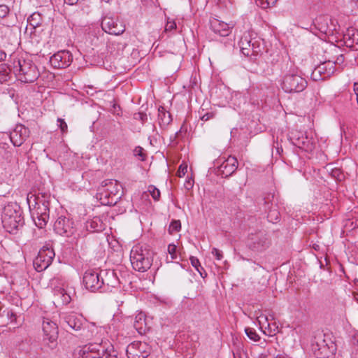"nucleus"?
<instances>
[{"instance_id":"29","label":"nucleus","mask_w":358,"mask_h":358,"mask_svg":"<svg viewBox=\"0 0 358 358\" xmlns=\"http://www.w3.org/2000/svg\"><path fill=\"white\" fill-rule=\"evenodd\" d=\"M326 71L327 76H330L334 74L335 71V64L331 62H324L321 66L317 68V71L319 73H322V71Z\"/></svg>"},{"instance_id":"34","label":"nucleus","mask_w":358,"mask_h":358,"mask_svg":"<svg viewBox=\"0 0 358 358\" xmlns=\"http://www.w3.org/2000/svg\"><path fill=\"white\" fill-rule=\"evenodd\" d=\"M245 331L246 335L248 336V337L250 339H251L254 341H257L259 340V338H260L259 336L257 334L255 330H254L253 329H251L249 327L245 328Z\"/></svg>"},{"instance_id":"51","label":"nucleus","mask_w":358,"mask_h":358,"mask_svg":"<svg viewBox=\"0 0 358 358\" xmlns=\"http://www.w3.org/2000/svg\"><path fill=\"white\" fill-rule=\"evenodd\" d=\"M353 90H354L355 94L356 95H358V83H354Z\"/></svg>"},{"instance_id":"10","label":"nucleus","mask_w":358,"mask_h":358,"mask_svg":"<svg viewBox=\"0 0 358 358\" xmlns=\"http://www.w3.org/2000/svg\"><path fill=\"white\" fill-rule=\"evenodd\" d=\"M101 272L94 270H87L83 275V284L87 289L91 292H96L103 285L101 280Z\"/></svg>"},{"instance_id":"17","label":"nucleus","mask_w":358,"mask_h":358,"mask_svg":"<svg viewBox=\"0 0 358 358\" xmlns=\"http://www.w3.org/2000/svg\"><path fill=\"white\" fill-rule=\"evenodd\" d=\"M248 244L253 250H262L268 246V242L266 234L259 231L249 236Z\"/></svg>"},{"instance_id":"47","label":"nucleus","mask_w":358,"mask_h":358,"mask_svg":"<svg viewBox=\"0 0 358 358\" xmlns=\"http://www.w3.org/2000/svg\"><path fill=\"white\" fill-rule=\"evenodd\" d=\"M214 116V114L212 113H206L205 115H203L201 117V120L203 121H208L210 119L213 118Z\"/></svg>"},{"instance_id":"50","label":"nucleus","mask_w":358,"mask_h":358,"mask_svg":"<svg viewBox=\"0 0 358 358\" xmlns=\"http://www.w3.org/2000/svg\"><path fill=\"white\" fill-rule=\"evenodd\" d=\"M6 57V54L0 50V61L4 60Z\"/></svg>"},{"instance_id":"25","label":"nucleus","mask_w":358,"mask_h":358,"mask_svg":"<svg viewBox=\"0 0 358 358\" xmlns=\"http://www.w3.org/2000/svg\"><path fill=\"white\" fill-rule=\"evenodd\" d=\"M158 120L159 125L162 128L166 127L172 121L171 114L162 106L158 109Z\"/></svg>"},{"instance_id":"18","label":"nucleus","mask_w":358,"mask_h":358,"mask_svg":"<svg viewBox=\"0 0 358 358\" xmlns=\"http://www.w3.org/2000/svg\"><path fill=\"white\" fill-rule=\"evenodd\" d=\"M212 30L221 36H227L231 33V29L234 27L235 23L231 21L226 23L217 19H213L210 22Z\"/></svg>"},{"instance_id":"33","label":"nucleus","mask_w":358,"mask_h":358,"mask_svg":"<svg viewBox=\"0 0 358 358\" xmlns=\"http://www.w3.org/2000/svg\"><path fill=\"white\" fill-rule=\"evenodd\" d=\"M257 4L261 8L266 9L273 6L277 0H255Z\"/></svg>"},{"instance_id":"11","label":"nucleus","mask_w":358,"mask_h":358,"mask_svg":"<svg viewBox=\"0 0 358 358\" xmlns=\"http://www.w3.org/2000/svg\"><path fill=\"white\" fill-rule=\"evenodd\" d=\"M55 231L64 236L70 237L75 233L74 222L64 215L58 217L54 223Z\"/></svg>"},{"instance_id":"57","label":"nucleus","mask_w":358,"mask_h":358,"mask_svg":"<svg viewBox=\"0 0 358 358\" xmlns=\"http://www.w3.org/2000/svg\"><path fill=\"white\" fill-rule=\"evenodd\" d=\"M280 150H281V151H282V148H280H280H278V149H277L278 152H279V153H280Z\"/></svg>"},{"instance_id":"37","label":"nucleus","mask_w":358,"mask_h":358,"mask_svg":"<svg viewBox=\"0 0 358 358\" xmlns=\"http://www.w3.org/2000/svg\"><path fill=\"white\" fill-rule=\"evenodd\" d=\"M134 155L136 157H138L140 160H141V161L145 160V154L143 152V149L141 147H136L134 150Z\"/></svg>"},{"instance_id":"23","label":"nucleus","mask_w":358,"mask_h":358,"mask_svg":"<svg viewBox=\"0 0 358 358\" xmlns=\"http://www.w3.org/2000/svg\"><path fill=\"white\" fill-rule=\"evenodd\" d=\"M120 327V324L115 320H113L110 324H109L106 327H104V330L108 337L113 342L115 341L120 340V334L119 332V328Z\"/></svg>"},{"instance_id":"60","label":"nucleus","mask_w":358,"mask_h":358,"mask_svg":"<svg viewBox=\"0 0 358 358\" xmlns=\"http://www.w3.org/2000/svg\"><path fill=\"white\" fill-rule=\"evenodd\" d=\"M234 358H238V357H236L234 355Z\"/></svg>"},{"instance_id":"48","label":"nucleus","mask_w":358,"mask_h":358,"mask_svg":"<svg viewBox=\"0 0 358 358\" xmlns=\"http://www.w3.org/2000/svg\"><path fill=\"white\" fill-rule=\"evenodd\" d=\"M10 27H11L10 24H7V25H4V24H0V29H8ZM3 37L2 33L1 32L0 34V38H2Z\"/></svg>"},{"instance_id":"27","label":"nucleus","mask_w":358,"mask_h":358,"mask_svg":"<svg viewBox=\"0 0 358 358\" xmlns=\"http://www.w3.org/2000/svg\"><path fill=\"white\" fill-rule=\"evenodd\" d=\"M101 280L103 281V285H106L108 287H114L118 284L117 279L113 271L106 272L101 271Z\"/></svg>"},{"instance_id":"53","label":"nucleus","mask_w":358,"mask_h":358,"mask_svg":"<svg viewBox=\"0 0 358 358\" xmlns=\"http://www.w3.org/2000/svg\"><path fill=\"white\" fill-rule=\"evenodd\" d=\"M192 185H193V184H192V182L190 180L187 181V189L192 187Z\"/></svg>"},{"instance_id":"36","label":"nucleus","mask_w":358,"mask_h":358,"mask_svg":"<svg viewBox=\"0 0 358 358\" xmlns=\"http://www.w3.org/2000/svg\"><path fill=\"white\" fill-rule=\"evenodd\" d=\"M168 252L171 256V261L177 258L176 245L174 244H169L168 246Z\"/></svg>"},{"instance_id":"20","label":"nucleus","mask_w":358,"mask_h":358,"mask_svg":"<svg viewBox=\"0 0 358 358\" xmlns=\"http://www.w3.org/2000/svg\"><path fill=\"white\" fill-rule=\"evenodd\" d=\"M238 167L236 158L234 157H228L219 166V171L222 177L227 178L234 173Z\"/></svg>"},{"instance_id":"42","label":"nucleus","mask_w":358,"mask_h":358,"mask_svg":"<svg viewBox=\"0 0 358 358\" xmlns=\"http://www.w3.org/2000/svg\"><path fill=\"white\" fill-rule=\"evenodd\" d=\"M134 118L136 120H140L142 122H144L147 120V115L144 113L138 112L134 115Z\"/></svg>"},{"instance_id":"39","label":"nucleus","mask_w":358,"mask_h":358,"mask_svg":"<svg viewBox=\"0 0 358 358\" xmlns=\"http://www.w3.org/2000/svg\"><path fill=\"white\" fill-rule=\"evenodd\" d=\"M176 28V24L173 20H168L166 25L164 31L166 32H171Z\"/></svg>"},{"instance_id":"14","label":"nucleus","mask_w":358,"mask_h":358,"mask_svg":"<svg viewBox=\"0 0 358 358\" xmlns=\"http://www.w3.org/2000/svg\"><path fill=\"white\" fill-rule=\"evenodd\" d=\"M292 143L305 151H311L314 148L313 141L306 134L301 131H292L289 136Z\"/></svg>"},{"instance_id":"59","label":"nucleus","mask_w":358,"mask_h":358,"mask_svg":"<svg viewBox=\"0 0 358 358\" xmlns=\"http://www.w3.org/2000/svg\"><path fill=\"white\" fill-rule=\"evenodd\" d=\"M11 316L15 318V315L12 313Z\"/></svg>"},{"instance_id":"55","label":"nucleus","mask_w":358,"mask_h":358,"mask_svg":"<svg viewBox=\"0 0 358 358\" xmlns=\"http://www.w3.org/2000/svg\"><path fill=\"white\" fill-rule=\"evenodd\" d=\"M320 30H321L322 31H324V32H325V33H327V32L328 31V29H327H327H324V27H321V28H320Z\"/></svg>"},{"instance_id":"9","label":"nucleus","mask_w":358,"mask_h":358,"mask_svg":"<svg viewBox=\"0 0 358 358\" xmlns=\"http://www.w3.org/2000/svg\"><path fill=\"white\" fill-rule=\"evenodd\" d=\"M53 249L48 246H43L38 252L34 260V266L38 272L45 270L52 263L55 257Z\"/></svg>"},{"instance_id":"30","label":"nucleus","mask_w":358,"mask_h":358,"mask_svg":"<svg viewBox=\"0 0 358 358\" xmlns=\"http://www.w3.org/2000/svg\"><path fill=\"white\" fill-rule=\"evenodd\" d=\"M190 262L192 266H194L195 269L199 273L200 275L204 278L206 276V273L201 266L199 260L196 257H191Z\"/></svg>"},{"instance_id":"26","label":"nucleus","mask_w":358,"mask_h":358,"mask_svg":"<svg viewBox=\"0 0 358 358\" xmlns=\"http://www.w3.org/2000/svg\"><path fill=\"white\" fill-rule=\"evenodd\" d=\"M252 40L248 35H244L239 41V47L241 52L246 57L251 56Z\"/></svg>"},{"instance_id":"2","label":"nucleus","mask_w":358,"mask_h":358,"mask_svg":"<svg viewBox=\"0 0 358 358\" xmlns=\"http://www.w3.org/2000/svg\"><path fill=\"white\" fill-rule=\"evenodd\" d=\"M153 251L145 244L134 245L130 252L131 264L136 271L145 272L150 268L153 261Z\"/></svg>"},{"instance_id":"19","label":"nucleus","mask_w":358,"mask_h":358,"mask_svg":"<svg viewBox=\"0 0 358 358\" xmlns=\"http://www.w3.org/2000/svg\"><path fill=\"white\" fill-rule=\"evenodd\" d=\"M74 292L69 288L57 287L54 290L55 303L59 305H67L71 301V295Z\"/></svg>"},{"instance_id":"52","label":"nucleus","mask_w":358,"mask_h":358,"mask_svg":"<svg viewBox=\"0 0 358 358\" xmlns=\"http://www.w3.org/2000/svg\"><path fill=\"white\" fill-rule=\"evenodd\" d=\"M66 3L70 5H73L78 3L79 0H65Z\"/></svg>"},{"instance_id":"61","label":"nucleus","mask_w":358,"mask_h":358,"mask_svg":"<svg viewBox=\"0 0 358 358\" xmlns=\"http://www.w3.org/2000/svg\"><path fill=\"white\" fill-rule=\"evenodd\" d=\"M234 358H238V357H236L234 355Z\"/></svg>"},{"instance_id":"24","label":"nucleus","mask_w":358,"mask_h":358,"mask_svg":"<svg viewBox=\"0 0 358 358\" xmlns=\"http://www.w3.org/2000/svg\"><path fill=\"white\" fill-rule=\"evenodd\" d=\"M134 327L140 334H145L148 327H147L145 315L141 312L138 313L134 319Z\"/></svg>"},{"instance_id":"16","label":"nucleus","mask_w":358,"mask_h":358,"mask_svg":"<svg viewBox=\"0 0 358 358\" xmlns=\"http://www.w3.org/2000/svg\"><path fill=\"white\" fill-rule=\"evenodd\" d=\"M29 134V129L22 124H17L10 134L11 142L15 146H20Z\"/></svg>"},{"instance_id":"22","label":"nucleus","mask_w":358,"mask_h":358,"mask_svg":"<svg viewBox=\"0 0 358 358\" xmlns=\"http://www.w3.org/2000/svg\"><path fill=\"white\" fill-rule=\"evenodd\" d=\"M64 319L70 328L78 331L83 326V318L76 313H69L64 316Z\"/></svg>"},{"instance_id":"41","label":"nucleus","mask_w":358,"mask_h":358,"mask_svg":"<svg viewBox=\"0 0 358 358\" xmlns=\"http://www.w3.org/2000/svg\"><path fill=\"white\" fill-rule=\"evenodd\" d=\"M180 227H181V224L179 220H174V221L171 222V223L169 226L170 230L175 231H179Z\"/></svg>"},{"instance_id":"12","label":"nucleus","mask_w":358,"mask_h":358,"mask_svg":"<svg viewBox=\"0 0 358 358\" xmlns=\"http://www.w3.org/2000/svg\"><path fill=\"white\" fill-rule=\"evenodd\" d=\"M128 358H146L150 353V346L145 342L134 341L127 348Z\"/></svg>"},{"instance_id":"49","label":"nucleus","mask_w":358,"mask_h":358,"mask_svg":"<svg viewBox=\"0 0 358 358\" xmlns=\"http://www.w3.org/2000/svg\"><path fill=\"white\" fill-rule=\"evenodd\" d=\"M278 212H276V211H271V212L269 213V214H268V217H271L273 215H275V220H277L278 219Z\"/></svg>"},{"instance_id":"43","label":"nucleus","mask_w":358,"mask_h":358,"mask_svg":"<svg viewBox=\"0 0 358 358\" xmlns=\"http://www.w3.org/2000/svg\"><path fill=\"white\" fill-rule=\"evenodd\" d=\"M257 41H255L252 42L251 44V56L252 55H256L258 54V52L260 51V48L259 45H256Z\"/></svg>"},{"instance_id":"46","label":"nucleus","mask_w":358,"mask_h":358,"mask_svg":"<svg viewBox=\"0 0 358 358\" xmlns=\"http://www.w3.org/2000/svg\"><path fill=\"white\" fill-rule=\"evenodd\" d=\"M332 176L336 178L338 180H341L343 178V174L340 169H336L331 172Z\"/></svg>"},{"instance_id":"15","label":"nucleus","mask_w":358,"mask_h":358,"mask_svg":"<svg viewBox=\"0 0 358 358\" xmlns=\"http://www.w3.org/2000/svg\"><path fill=\"white\" fill-rule=\"evenodd\" d=\"M73 56L69 51L62 50L54 54L50 59L51 65L54 68L64 69L71 64Z\"/></svg>"},{"instance_id":"8","label":"nucleus","mask_w":358,"mask_h":358,"mask_svg":"<svg viewBox=\"0 0 358 358\" xmlns=\"http://www.w3.org/2000/svg\"><path fill=\"white\" fill-rule=\"evenodd\" d=\"M43 342L50 349L55 348L57 345L58 327L57 324L48 318L43 322Z\"/></svg>"},{"instance_id":"56","label":"nucleus","mask_w":358,"mask_h":358,"mask_svg":"<svg viewBox=\"0 0 358 358\" xmlns=\"http://www.w3.org/2000/svg\"><path fill=\"white\" fill-rule=\"evenodd\" d=\"M280 150H281V151H282V148H280H280H278V149H277L278 152H279V153H280Z\"/></svg>"},{"instance_id":"3","label":"nucleus","mask_w":358,"mask_h":358,"mask_svg":"<svg viewBox=\"0 0 358 358\" xmlns=\"http://www.w3.org/2000/svg\"><path fill=\"white\" fill-rule=\"evenodd\" d=\"M122 185L116 180L107 179L97 189L96 199L103 205H114L121 198Z\"/></svg>"},{"instance_id":"7","label":"nucleus","mask_w":358,"mask_h":358,"mask_svg":"<svg viewBox=\"0 0 358 358\" xmlns=\"http://www.w3.org/2000/svg\"><path fill=\"white\" fill-rule=\"evenodd\" d=\"M2 224L9 233H13L17 230L24 224L20 209L16 210L10 205L6 206L2 214Z\"/></svg>"},{"instance_id":"54","label":"nucleus","mask_w":358,"mask_h":358,"mask_svg":"<svg viewBox=\"0 0 358 358\" xmlns=\"http://www.w3.org/2000/svg\"><path fill=\"white\" fill-rule=\"evenodd\" d=\"M94 222H95V221H94V220H93V221H92V222H90V226H91V227H92V228H94V230H96V231H99V230H100V229H95V227H93V224H94Z\"/></svg>"},{"instance_id":"44","label":"nucleus","mask_w":358,"mask_h":358,"mask_svg":"<svg viewBox=\"0 0 358 358\" xmlns=\"http://www.w3.org/2000/svg\"><path fill=\"white\" fill-rule=\"evenodd\" d=\"M211 253L213 256L215 257L217 260L220 261L223 258L222 252L215 248L212 249Z\"/></svg>"},{"instance_id":"1","label":"nucleus","mask_w":358,"mask_h":358,"mask_svg":"<svg viewBox=\"0 0 358 358\" xmlns=\"http://www.w3.org/2000/svg\"><path fill=\"white\" fill-rule=\"evenodd\" d=\"M49 197L50 195L45 196V194H27V200L32 217L36 225L41 229L45 227L49 220V201L47 200Z\"/></svg>"},{"instance_id":"40","label":"nucleus","mask_w":358,"mask_h":358,"mask_svg":"<svg viewBox=\"0 0 358 358\" xmlns=\"http://www.w3.org/2000/svg\"><path fill=\"white\" fill-rule=\"evenodd\" d=\"M57 122H58V125H59L62 132L66 133L68 129V126H67V124L66 123V122L62 118H58Z\"/></svg>"},{"instance_id":"4","label":"nucleus","mask_w":358,"mask_h":358,"mask_svg":"<svg viewBox=\"0 0 358 358\" xmlns=\"http://www.w3.org/2000/svg\"><path fill=\"white\" fill-rule=\"evenodd\" d=\"M13 71L18 79L24 83H33L38 77L36 66L29 59L19 58L14 60Z\"/></svg>"},{"instance_id":"6","label":"nucleus","mask_w":358,"mask_h":358,"mask_svg":"<svg viewBox=\"0 0 358 358\" xmlns=\"http://www.w3.org/2000/svg\"><path fill=\"white\" fill-rule=\"evenodd\" d=\"M312 351L317 358H333L336 350V344L325 338L324 334H320L312 343Z\"/></svg>"},{"instance_id":"5","label":"nucleus","mask_w":358,"mask_h":358,"mask_svg":"<svg viewBox=\"0 0 358 358\" xmlns=\"http://www.w3.org/2000/svg\"><path fill=\"white\" fill-rule=\"evenodd\" d=\"M306 86V80L299 76L295 69L290 70L285 74L281 82V87L287 93L301 92Z\"/></svg>"},{"instance_id":"31","label":"nucleus","mask_w":358,"mask_h":358,"mask_svg":"<svg viewBox=\"0 0 358 358\" xmlns=\"http://www.w3.org/2000/svg\"><path fill=\"white\" fill-rule=\"evenodd\" d=\"M344 36L346 39L351 41L352 43L358 44V29H348Z\"/></svg>"},{"instance_id":"58","label":"nucleus","mask_w":358,"mask_h":358,"mask_svg":"<svg viewBox=\"0 0 358 358\" xmlns=\"http://www.w3.org/2000/svg\"><path fill=\"white\" fill-rule=\"evenodd\" d=\"M355 299L358 301V294L355 296Z\"/></svg>"},{"instance_id":"13","label":"nucleus","mask_w":358,"mask_h":358,"mask_svg":"<svg viewBox=\"0 0 358 358\" xmlns=\"http://www.w3.org/2000/svg\"><path fill=\"white\" fill-rule=\"evenodd\" d=\"M102 29L109 34L120 35L125 31V25L118 18L104 17L101 22Z\"/></svg>"},{"instance_id":"62","label":"nucleus","mask_w":358,"mask_h":358,"mask_svg":"<svg viewBox=\"0 0 358 358\" xmlns=\"http://www.w3.org/2000/svg\"><path fill=\"white\" fill-rule=\"evenodd\" d=\"M357 350L358 351V345H357Z\"/></svg>"},{"instance_id":"35","label":"nucleus","mask_w":358,"mask_h":358,"mask_svg":"<svg viewBox=\"0 0 358 358\" xmlns=\"http://www.w3.org/2000/svg\"><path fill=\"white\" fill-rule=\"evenodd\" d=\"M148 192H150L152 197L155 200L158 201L160 197V192L159 190L155 187L154 185H150L148 187Z\"/></svg>"},{"instance_id":"32","label":"nucleus","mask_w":358,"mask_h":358,"mask_svg":"<svg viewBox=\"0 0 358 358\" xmlns=\"http://www.w3.org/2000/svg\"><path fill=\"white\" fill-rule=\"evenodd\" d=\"M9 77L8 68L5 64L0 65V81L5 82Z\"/></svg>"},{"instance_id":"21","label":"nucleus","mask_w":358,"mask_h":358,"mask_svg":"<svg viewBox=\"0 0 358 358\" xmlns=\"http://www.w3.org/2000/svg\"><path fill=\"white\" fill-rule=\"evenodd\" d=\"M96 348L99 346L94 343L86 345L77 351L76 356L77 358H99V352H96L99 351Z\"/></svg>"},{"instance_id":"38","label":"nucleus","mask_w":358,"mask_h":358,"mask_svg":"<svg viewBox=\"0 0 358 358\" xmlns=\"http://www.w3.org/2000/svg\"><path fill=\"white\" fill-rule=\"evenodd\" d=\"M9 12L10 9L6 5H0V18H4L8 16Z\"/></svg>"},{"instance_id":"28","label":"nucleus","mask_w":358,"mask_h":358,"mask_svg":"<svg viewBox=\"0 0 358 358\" xmlns=\"http://www.w3.org/2000/svg\"><path fill=\"white\" fill-rule=\"evenodd\" d=\"M28 23L33 28H36L41 26L42 23V17L40 13H34L28 17Z\"/></svg>"},{"instance_id":"45","label":"nucleus","mask_w":358,"mask_h":358,"mask_svg":"<svg viewBox=\"0 0 358 358\" xmlns=\"http://www.w3.org/2000/svg\"><path fill=\"white\" fill-rule=\"evenodd\" d=\"M187 172V165L181 164L178 170V176L181 178L183 177Z\"/></svg>"}]
</instances>
